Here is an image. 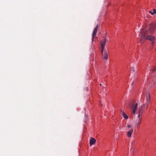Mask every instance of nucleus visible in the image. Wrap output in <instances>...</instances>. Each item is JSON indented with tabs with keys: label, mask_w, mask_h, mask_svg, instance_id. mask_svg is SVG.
Returning a JSON list of instances; mask_svg holds the SVG:
<instances>
[{
	"label": "nucleus",
	"mask_w": 156,
	"mask_h": 156,
	"mask_svg": "<svg viewBox=\"0 0 156 156\" xmlns=\"http://www.w3.org/2000/svg\"><path fill=\"white\" fill-rule=\"evenodd\" d=\"M156 24L154 23H152L143 27L140 34V42L141 43H143L145 39L149 40L152 41H155L154 37L150 34L154 33L156 29Z\"/></svg>",
	"instance_id": "f257e3e1"
},
{
	"label": "nucleus",
	"mask_w": 156,
	"mask_h": 156,
	"mask_svg": "<svg viewBox=\"0 0 156 156\" xmlns=\"http://www.w3.org/2000/svg\"><path fill=\"white\" fill-rule=\"evenodd\" d=\"M144 104L141 107L139 111L138 117L139 118L138 121L139 123H136L137 125H139L141 121V116H140V115L143 113L144 111Z\"/></svg>",
	"instance_id": "f03ea898"
},
{
	"label": "nucleus",
	"mask_w": 156,
	"mask_h": 156,
	"mask_svg": "<svg viewBox=\"0 0 156 156\" xmlns=\"http://www.w3.org/2000/svg\"><path fill=\"white\" fill-rule=\"evenodd\" d=\"M108 41V39L105 38L103 41H101L100 44L101 48V52L103 53L104 50L105 46L106 44V42Z\"/></svg>",
	"instance_id": "7ed1b4c3"
},
{
	"label": "nucleus",
	"mask_w": 156,
	"mask_h": 156,
	"mask_svg": "<svg viewBox=\"0 0 156 156\" xmlns=\"http://www.w3.org/2000/svg\"><path fill=\"white\" fill-rule=\"evenodd\" d=\"M98 25H97L96 27H95L92 34V42H93L94 41V37L96 36L97 32V30L98 28Z\"/></svg>",
	"instance_id": "20e7f679"
},
{
	"label": "nucleus",
	"mask_w": 156,
	"mask_h": 156,
	"mask_svg": "<svg viewBox=\"0 0 156 156\" xmlns=\"http://www.w3.org/2000/svg\"><path fill=\"white\" fill-rule=\"evenodd\" d=\"M104 53L102 54V58L103 59L107 60L108 58V52L106 50L104 51Z\"/></svg>",
	"instance_id": "39448f33"
},
{
	"label": "nucleus",
	"mask_w": 156,
	"mask_h": 156,
	"mask_svg": "<svg viewBox=\"0 0 156 156\" xmlns=\"http://www.w3.org/2000/svg\"><path fill=\"white\" fill-rule=\"evenodd\" d=\"M96 142V140L93 138H91V139L90 141V145L91 146L92 145L94 144Z\"/></svg>",
	"instance_id": "423d86ee"
},
{
	"label": "nucleus",
	"mask_w": 156,
	"mask_h": 156,
	"mask_svg": "<svg viewBox=\"0 0 156 156\" xmlns=\"http://www.w3.org/2000/svg\"><path fill=\"white\" fill-rule=\"evenodd\" d=\"M133 129H131L127 133V136L129 137H130L131 136L133 132Z\"/></svg>",
	"instance_id": "0eeeda50"
},
{
	"label": "nucleus",
	"mask_w": 156,
	"mask_h": 156,
	"mask_svg": "<svg viewBox=\"0 0 156 156\" xmlns=\"http://www.w3.org/2000/svg\"><path fill=\"white\" fill-rule=\"evenodd\" d=\"M121 114L123 116V117L125 119H128V116L127 115L125 112L122 110H121Z\"/></svg>",
	"instance_id": "6e6552de"
},
{
	"label": "nucleus",
	"mask_w": 156,
	"mask_h": 156,
	"mask_svg": "<svg viewBox=\"0 0 156 156\" xmlns=\"http://www.w3.org/2000/svg\"><path fill=\"white\" fill-rule=\"evenodd\" d=\"M137 106L138 104L137 103H136L133 107V114H135L136 112V110L137 107Z\"/></svg>",
	"instance_id": "1a4fd4ad"
},
{
	"label": "nucleus",
	"mask_w": 156,
	"mask_h": 156,
	"mask_svg": "<svg viewBox=\"0 0 156 156\" xmlns=\"http://www.w3.org/2000/svg\"><path fill=\"white\" fill-rule=\"evenodd\" d=\"M149 13H151V15H153L154 14L156 13V9H154L153 10V11H149Z\"/></svg>",
	"instance_id": "9d476101"
},
{
	"label": "nucleus",
	"mask_w": 156,
	"mask_h": 156,
	"mask_svg": "<svg viewBox=\"0 0 156 156\" xmlns=\"http://www.w3.org/2000/svg\"><path fill=\"white\" fill-rule=\"evenodd\" d=\"M147 101H150V96L149 93H148L147 94L146 97Z\"/></svg>",
	"instance_id": "9b49d317"
},
{
	"label": "nucleus",
	"mask_w": 156,
	"mask_h": 156,
	"mask_svg": "<svg viewBox=\"0 0 156 156\" xmlns=\"http://www.w3.org/2000/svg\"><path fill=\"white\" fill-rule=\"evenodd\" d=\"M150 101H147L146 103L145 104H144V106L145 105H146L147 106H148L149 105L150 103Z\"/></svg>",
	"instance_id": "f8f14e48"
},
{
	"label": "nucleus",
	"mask_w": 156,
	"mask_h": 156,
	"mask_svg": "<svg viewBox=\"0 0 156 156\" xmlns=\"http://www.w3.org/2000/svg\"><path fill=\"white\" fill-rule=\"evenodd\" d=\"M131 71H132V72H134L135 70V68L133 67H132L131 68Z\"/></svg>",
	"instance_id": "ddd939ff"
},
{
	"label": "nucleus",
	"mask_w": 156,
	"mask_h": 156,
	"mask_svg": "<svg viewBox=\"0 0 156 156\" xmlns=\"http://www.w3.org/2000/svg\"><path fill=\"white\" fill-rule=\"evenodd\" d=\"M152 71L154 73H155L156 72V67L153 68V69H152Z\"/></svg>",
	"instance_id": "4468645a"
},
{
	"label": "nucleus",
	"mask_w": 156,
	"mask_h": 156,
	"mask_svg": "<svg viewBox=\"0 0 156 156\" xmlns=\"http://www.w3.org/2000/svg\"><path fill=\"white\" fill-rule=\"evenodd\" d=\"M135 140H133L131 142V147H132L133 144L135 143Z\"/></svg>",
	"instance_id": "2eb2a0df"
},
{
	"label": "nucleus",
	"mask_w": 156,
	"mask_h": 156,
	"mask_svg": "<svg viewBox=\"0 0 156 156\" xmlns=\"http://www.w3.org/2000/svg\"><path fill=\"white\" fill-rule=\"evenodd\" d=\"M127 126L128 128H129L130 127H131V126L129 125L128 124H127Z\"/></svg>",
	"instance_id": "dca6fc26"
},
{
	"label": "nucleus",
	"mask_w": 156,
	"mask_h": 156,
	"mask_svg": "<svg viewBox=\"0 0 156 156\" xmlns=\"http://www.w3.org/2000/svg\"><path fill=\"white\" fill-rule=\"evenodd\" d=\"M139 123V122L138 121V122H137V123H136V124H135L136 125V126H138V125H137V124H136V123L137 124V123Z\"/></svg>",
	"instance_id": "f3484780"
},
{
	"label": "nucleus",
	"mask_w": 156,
	"mask_h": 156,
	"mask_svg": "<svg viewBox=\"0 0 156 156\" xmlns=\"http://www.w3.org/2000/svg\"><path fill=\"white\" fill-rule=\"evenodd\" d=\"M133 82H132V85H133Z\"/></svg>",
	"instance_id": "a211bd4d"
},
{
	"label": "nucleus",
	"mask_w": 156,
	"mask_h": 156,
	"mask_svg": "<svg viewBox=\"0 0 156 156\" xmlns=\"http://www.w3.org/2000/svg\"><path fill=\"white\" fill-rule=\"evenodd\" d=\"M100 86H101V84H100Z\"/></svg>",
	"instance_id": "6ab92c4d"
},
{
	"label": "nucleus",
	"mask_w": 156,
	"mask_h": 156,
	"mask_svg": "<svg viewBox=\"0 0 156 156\" xmlns=\"http://www.w3.org/2000/svg\"><path fill=\"white\" fill-rule=\"evenodd\" d=\"M155 111H156V110H155Z\"/></svg>",
	"instance_id": "aec40b11"
}]
</instances>
